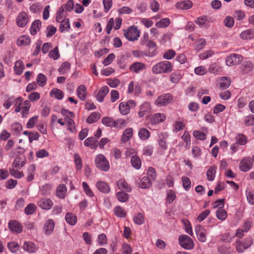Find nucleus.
Here are the masks:
<instances>
[{"label":"nucleus","instance_id":"1","mask_svg":"<svg viewBox=\"0 0 254 254\" xmlns=\"http://www.w3.org/2000/svg\"><path fill=\"white\" fill-rule=\"evenodd\" d=\"M173 70V65L171 62L164 61L153 65L152 71L154 74L167 73Z\"/></svg>","mask_w":254,"mask_h":254},{"label":"nucleus","instance_id":"2","mask_svg":"<svg viewBox=\"0 0 254 254\" xmlns=\"http://www.w3.org/2000/svg\"><path fill=\"white\" fill-rule=\"evenodd\" d=\"M253 244L254 239L252 236H249L246 237L243 241L237 240L235 248L238 252L243 253L245 250L250 248Z\"/></svg>","mask_w":254,"mask_h":254},{"label":"nucleus","instance_id":"3","mask_svg":"<svg viewBox=\"0 0 254 254\" xmlns=\"http://www.w3.org/2000/svg\"><path fill=\"white\" fill-rule=\"evenodd\" d=\"M95 163L96 167L103 171L107 172L110 169L109 162L103 154H98L96 157Z\"/></svg>","mask_w":254,"mask_h":254},{"label":"nucleus","instance_id":"4","mask_svg":"<svg viewBox=\"0 0 254 254\" xmlns=\"http://www.w3.org/2000/svg\"><path fill=\"white\" fill-rule=\"evenodd\" d=\"M140 32L136 26H132L127 30H124V36L130 41H134L139 37Z\"/></svg>","mask_w":254,"mask_h":254},{"label":"nucleus","instance_id":"5","mask_svg":"<svg viewBox=\"0 0 254 254\" xmlns=\"http://www.w3.org/2000/svg\"><path fill=\"white\" fill-rule=\"evenodd\" d=\"M178 240L180 246L185 250H191L194 248V244L192 240L188 235H180Z\"/></svg>","mask_w":254,"mask_h":254},{"label":"nucleus","instance_id":"6","mask_svg":"<svg viewBox=\"0 0 254 254\" xmlns=\"http://www.w3.org/2000/svg\"><path fill=\"white\" fill-rule=\"evenodd\" d=\"M173 98V96L170 93L163 94L156 99L155 104L158 107L165 106L170 103Z\"/></svg>","mask_w":254,"mask_h":254},{"label":"nucleus","instance_id":"7","mask_svg":"<svg viewBox=\"0 0 254 254\" xmlns=\"http://www.w3.org/2000/svg\"><path fill=\"white\" fill-rule=\"evenodd\" d=\"M243 60V58L241 55L237 54H231L226 58L225 62L227 65L233 66L241 64Z\"/></svg>","mask_w":254,"mask_h":254},{"label":"nucleus","instance_id":"8","mask_svg":"<svg viewBox=\"0 0 254 254\" xmlns=\"http://www.w3.org/2000/svg\"><path fill=\"white\" fill-rule=\"evenodd\" d=\"M253 164V161L250 157H245L240 161L239 169L243 172H248L252 168Z\"/></svg>","mask_w":254,"mask_h":254},{"label":"nucleus","instance_id":"9","mask_svg":"<svg viewBox=\"0 0 254 254\" xmlns=\"http://www.w3.org/2000/svg\"><path fill=\"white\" fill-rule=\"evenodd\" d=\"M168 134L166 132H161L158 134V142L160 148L162 151H165L168 148L166 142Z\"/></svg>","mask_w":254,"mask_h":254},{"label":"nucleus","instance_id":"10","mask_svg":"<svg viewBox=\"0 0 254 254\" xmlns=\"http://www.w3.org/2000/svg\"><path fill=\"white\" fill-rule=\"evenodd\" d=\"M194 230L198 240L201 242H205L207 237L206 230L204 228L200 225H197L195 227Z\"/></svg>","mask_w":254,"mask_h":254},{"label":"nucleus","instance_id":"11","mask_svg":"<svg viewBox=\"0 0 254 254\" xmlns=\"http://www.w3.org/2000/svg\"><path fill=\"white\" fill-rule=\"evenodd\" d=\"M151 112V105L149 102H144L139 106L138 115L139 118H142L145 115L150 114Z\"/></svg>","mask_w":254,"mask_h":254},{"label":"nucleus","instance_id":"12","mask_svg":"<svg viewBox=\"0 0 254 254\" xmlns=\"http://www.w3.org/2000/svg\"><path fill=\"white\" fill-rule=\"evenodd\" d=\"M28 17L25 12H21L18 15L16 18V23L18 26L24 27L27 24Z\"/></svg>","mask_w":254,"mask_h":254},{"label":"nucleus","instance_id":"13","mask_svg":"<svg viewBox=\"0 0 254 254\" xmlns=\"http://www.w3.org/2000/svg\"><path fill=\"white\" fill-rule=\"evenodd\" d=\"M9 229L16 233H20L22 231V225L16 220H10L8 223Z\"/></svg>","mask_w":254,"mask_h":254},{"label":"nucleus","instance_id":"14","mask_svg":"<svg viewBox=\"0 0 254 254\" xmlns=\"http://www.w3.org/2000/svg\"><path fill=\"white\" fill-rule=\"evenodd\" d=\"M38 205L43 209L49 210L52 207L53 202L49 198H44L38 202Z\"/></svg>","mask_w":254,"mask_h":254},{"label":"nucleus","instance_id":"15","mask_svg":"<svg viewBox=\"0 0 254 254\" xmlns=\"http://www.w3.org/2000/svg\"><path fill=\"white\" fill-rule=\"evenodd\" d=\"M137 183L138 187L143 189L149 188L152 186L151 179L147 176L142 177L140 180L137 181Z\"/></svg>","mask_w":254,"mask_h":254},{"label":"nucleus","instance_id":"16","mask_svg":"<svg viewBox=\"0 0 254 254\" xmlns=\"http://www.w3.org/2000/svg\"><path fill=\"white\" fill-rule=\"evenodd\" d=\"M240 38L244 40H251L254 38V29H248L242 32Z\"/></svg>","mask_w":254,"mask_h":254},{"label":"nucleus","instance_id":"17","mask_svg":"<svg viewBox=\"0 0 254 254\" xmlns=\"http://www.w3.org/2000/svg\"><path fill=\"white\" fill-rule=\"evenodd\" d=\"M217 81L219 83L220 88L222 89L228 88L231 82L230 78L227 76L221 77Z\"/></svg>","mask_w":254,"mask_h":254},{"label":"nucleus","instance_id":"18","mask_svg":"<svg viewBox=\"0 0 254 254\" xmlns=\"http://www.w3.org/2000/svg\"><path fill=\"white\" fill-rule=\"evenodd\" d=\"M146 68L145 64L140 62H136L132 64L130 67L129 69L136 73L143 70Z\"/></svg>","mask_w":254,"mask_h":254},{"label":"nucleus","instance_id":"19","mask_svg":"<svg viewBox=\"0 0 254 254\" xmlns=\"http://www.w3.org/2000/svg\"><path fill=\"white\" fill-rule=\"evenodd\" d=\"M133 130L131 127L126 128L123 133L121 140L123 142H126L130 140L133 135Z\"/></svg>","mask_w":254,"mask_h":254},{"label":"nucleus","instance_id":"20","mask_svg":"<svg viewBox=\"0 0 254 254\" xmlns=\"http://www.w3.org/2000/svg\"><path fill=\"white\" fill-rule=\"evenodd\" d=\"M98 190L103 193H109L110 191L109 186L105 182L98 181L96 183Z\"/></svg>","mask_w":254,"mask_h":254},{"label":"nucleus","instance_id":"21","mask_svg":"<svg viewBox=\"0 0 254 254\" xmlns=\"http://www.w3.org/2000/svg\"><path fill=\"white\" fill-rule=\"evenodd\" d=\"M109 92V88L104 86L101 88L96 95V99L98 101L102 102L106 95Z\"/></svg>","mask_w":254,"mask_h":254},{"label":"nucleus","instance_id":"22","mask_svg":"<svg viewBox=\"0 0 254 254\" xmlns=\"http://www.w3.org/2000/svg\"><path fill=\"white\" fill-rule=\"evenodd\" d=\"M166 119V116L163 113H156L153 115L151 121L153 124H157L163 122Z\"/></svg>","mask_w":254,"mask_h":254},{"label":"nucleus","instance_id":"23","mask_svg":"<svg viewBox=\"0 0 254 254\" xmlns=\"http://www.w3.org/2000/svg\"><path fill=\"white\" fill-rule=\"evenodd\" d=\"M77 94L79 98L83 101L86 98L87 89L85 85H80L77 88Z\"/></svg>","mask_w":254,"mask_h":254},{"label":"nucleus","instance_id":"24","mask_svg":"<svg viewBox=\"0 0 254 254\" xmlns=\"http://www.w3.org/2000/svg\"><path fill=\"white\" fill-rule=\"evenodd\" d=\"M177 8L183 9H189L192 6V2L190 0H185L177 2L176 4Z\"/></svg>","mask_w":254,"mask_h":254},{"label":"nucleus","instance_id":"25","mask_svg":"<svg viewBox=\"0 0 254 254\" xmlns=\"http://www.w3.org/2000/svg\"><path fill=\"white\" fill-rule=\"evenodd\" d=\"M85 146H90L91 148H95L98 146V140L94 137H91L86 139L84 142Z\"/></svg>","mask_w":254,"mask_h":254},{"label":"nucleus","instance_id":"26","mask_svg":"<svg viewBox=\"0 0 254 254\" xmlns=\"http://www.w3.org/2000/svg\"><path fill=\"white\" fill-rule=\"evenodd\" d=\"M117 185L120 190H125L128 192H130L131 190V188L125 180L120 179L117 182Z\"/></svg>","mask_w":254,"mask_h":254},{"label":"nucleus","instance_id":"27","mask_svg":"<svg viewBox=\"0 0 254 254\" xmlns=\"http://www.w3.org/2000/svg\"><path fill=\"white\" fill-rule=\"evenodd\" d=\"M24 69V65L22 61L20 60L17 61L14 66V70L17 75H20Z\"/></svg>","mask_w":254,"mask_h":254},{"label":"nucleus","instance_id":"28","mask_svg":"<svg viewBox=\"0 0 254 254\" xmlns=\"http://www.w3.org/2000/svg\"><path fill=\"white\" fill-rule=\"evenodd\" d=\"M61 24L59 27V30L61 32L68 31L70 26L69 19H65L60 22Z\"/></svg>","mask_w":254,"mask_h":254},{"label":"nucleus","instance_id":"29","mask_svg":"<svg viewBox=\"0 0 254 254\" xmlns=\"http://www.w3.org/2000/svg\"><path fill=\"white\" fill-rule=\"evenodd\" d=\"M55 226V223L53 220H48L45 224L44 229L46 234L49 235L53 231Z\"/></svg>","mask_w":254,"mask_h":254},{"label":"nucleus","instance_id":"30","mask_svg":"<svg viewBox=\"0 0 254 254\" xmlns=\"http://www.w3.org/2000/svg\"><path fill=\"white\" fill-rule=\"evenodd\" d=\"M41 26V22L39 20H35L32 24L30 28V34L35 35L39 30Z\"/></svg>","mask_w":254,"mask_h":254},{"label":"nucleus","instance_id":"31","mask_svg":"<svg viewBox=\"0 0 254 254\" xmlns=\"http://www.w3.org/2000/svg\"><path fill=\"white\" fill-rule=\"evenodd\" d=\"M66 222L70 225H74L77 222V217L72 213H67L65 216Z\"/></svg>","mask_w":254,"mask_h":254},{"label":"nucleus","instance_id":"32","mask_svg":"<svg viewBox=\"0 0 254 254\" xmlns=\"http://www.w3.org/2000/svg\"><path fill=\"white\" fill-rule=\"evenodd\" d=\"M23 248L25 251L29 253H34L37 249L36 246L30 242H25L23 245Z\"/></svg>","mask_w":254,"mask_h":254},{"label":"nucleus","instance_id":"33","mask_svg":"<svg viewBox=\"0 0 254 254\" xmlns=\"http://www.w3.org/2000/svg\"><path fill=\"white\" fill-rule=\"evenodd\" d=\"M150 136V131L145 128H141L138 131V136L142 140H147Z\"/></svg>","mask_w":254,"mask_h":254},{"label":"nucleus","instance_id":"34","mask_svg":"<svg viewBox=\"0 0 254 254\" xmlns=\"http://www.w3.org/2000/svg\"><path fill=\"white\" fill-rule=\"evenodd\" d=\"M31 40L27 36L20 37L17 41V44L19 46H25L30 44Z\"/></svg>","mask_w":254,"mask_h":254},{"label":"nucleus","instance_id":"35","mask_svg":"<svg viewBox=\"0 0 254 254\" xmlns=\"http://www.w3.org/2000/svg\"><path fill=\"white\" fill-rule=\"evenodd\" d=\"M66 191V186L64 184H61L57 187V195L61 198H64Z\"/></svg>","mask_w":254,"mask_h":254},{"label":"nucleus","instance_id":"36","mask_svg":"<svg viewBox=\"0 0 254 254\" xmlns=\"http://www.w3.org/2000/svg\"><path fill=\"white\" fill-rule=\"evenodd\" d=\"M182 78V75L180 71H176L172 73L170 76V80L172 83H178Z\"/></svg>","mask_w":254,"mask_h":254},{"label":"nucleus","instance_id":"37","mask_svg":"<svg viewBox=\"0 0 254 254\" xmlns=\"http://www.w3.org/2000/svg\"><path fill=\"white\" fill-rule=\"evenodd\" d=\"M131 163L133 167L136 169H139L141 167V161L140 158L136 155L132 156Z\"/></svg>","mask_w":254,"mask_h":254},{"label":"nucleus","instance_id":"38","mask_svg":"<svg viewBox=\"0 0 254 254\" xmlns=\"http://www.w3.org/2000/svg\"><path fill=\"white\" fill-rule=\"evenodd\" d=\"M47 78L45 75L43 73H39L37 76L36 81L40 87L44 86L47 83Z\"/></svg>","mask_w":254,"mask_h":254},{"label":"nucleus","instance_id":"39","mask_svg":"<svg viewBox=\"0 0 254 254\" xmlns=\"http://www.w3.org/2000/svg\"><path fill=\"white\" fill-rule=\"evenodd\" d=\"M119 108L120 112L122 115H126L129 113V106L126 102L121 103Z\"/></svg>","mask_w":254,"mask_h":254},{"label":"nucleus","instance_id":"40","mask_svg":"<svg viewBox=\"0 0 254 254\" xmlns=\"http://www.w3.org/2000/svg\"><path fill=\"white\" fill-rule=\"evenodd\" d=\"M100 114L98 112L91 113L87 119V122L89 124H92L96 122L100 118Z\"/></svg>","mask_w":254,"mask_h":254},{"label":"nucleus","instance_id":"41","mask_svg":"<svg viewBox=\"0 0 254 254\" xmlns=\"http://www.w3.org/2000/svg\"><path fill=\"white\" fill-rule=\"evenodd\" d=\"M102 123L105 126L111 127H114L115 121L113 118L109 117H105L102 118Z\"/></svg>","mask_w":254,"mask_h":254},{"label":"nucleus","instance_id":"42","mask_svg":"<svg viewBox=\"0 0 254 254\" xmlns=\"http://www.w3.org/2000/svg\"><path fill=\"white\" fill-rule=\"evenodd\" d=\"M206 45V41L204 39L201 38L197 40L195 43L194 50L197 52L202 50Z\"/></svg>","mask_w":254,"mask_h":254},{"label":"nucleus","instance_id":"43","mask_svg":"<svg viewBox=\"0 0 254 254\" xmlns=\"http://www.w3.org/2000/svg\"><path fill=\"white\" fill-rule=\"evenodd\" d=\"M170 23V19L168 18H164L156 23L155 26L158 28H165L168 27Z\"/></svg>","mask_w":254,"mask_h":254},{"label":"nucleus","instance_id":"44","mask_svg":"<svg viewBox=\"0 0 254 254\" xmlns=\"http://www.w3.org/2000/svg\"><path fill=\"white\" fill-rule=\"evenodd\" d=\"M216 167L211 166L207 170L206 173L208 180L212 181L214 179L216 173Z\"/></svg>","mask_w":254,"mask_h":254},{"label":"nucleus","instance_id":"45","mask_svg":"<svg viewBox=\"0 0 254 254\" xmlns=\"http://www.w3.org/2000/svg\"><path fill=\"white\" fill-rule=\"evenodd\" d=\"M50 95L54 96L59 100H61L64 97V93L63 91L57 88L53 89L50 92Z\"/></svg>","mask_w":254,"mask_h":254},{"label":"nucleus","instance_id":"46","mask_svg":"<svg viewBox=\"0 0 254 254\" xmlns=\"http://www.w3.org/2000/svg\"><path fill=\"white\" fill-rule=\"evenodd\" d=\"M114 212L117 217L121 218L126 217V212L120 206L115 207L114 209Z\"/></svg>","mask_w":254,"mask_h":254},{"label":"nucleus","instance_id":"47","mask_svg":"<svg viewBox=\"0 0 254 254\" xmlns=\"http://www.w3.org/2000/svg\"><path fill=\"white\" fill-rule=\"evenodd\" d=\"M217 218L222 221L227 218V212L223 208H219L216 212Z\"/></svg>","mask_w":254,"mask_h":254},{"label":"nucleus","instance_id":"48","mask_svg":"<svg viewBox=\"0 0 254 254\" xmlns=\"http://www.w3.org/2000/svg\"><path fill=\"white\" fill-rule=\"evenodd\" d=\"M70 67V64L66 62L61 64L58 69V71L61 74H64L69 69Z\"/></svg>","mask_w":254,"mask_h":254},{"label":"nucleus","instance_id":"49","mask_svg":"<svg viewBox=\"0 0 254 254\" xmlns=\"http://www.w3.org/2000/svg\"><path fill=\"white\" fill-rule=\"evenodd\" d=\"M36 209V206L34 203H30L25 208L24 211L27 215L33 214Z\"/></svg>","mask_w":254,"mask_h":254},{"label":"nucleus","instance_id":"50","mask_svg":"<svg viewBox=\"0 0 254 254\" xmlns=\"http://www.w3.org/2000/svg\"><path fill=\"white\" fill-rule=\"evenodd\" d=\"M23 99L21 97H19L14 99L13 103L15 106V111L16 113L19 112L21 109V106L22 105Z\"/></svg>","mask_w":254,"mask_h":254},{"label":"nucleus","instance_id":"51","mask_svg":"<svg viewBox=\"0 0 254 254\" xmlns=\"http://www.w3.org/2000/svg\"><path fill=\"white\" fill-rule=\"evenodd\" d=\"M51 186L49 184H45L40 188V193L42 195H47L50 193Z\"/></svg>","mask_w":254,"mask_h":254},{"label":"nucleus","instance_id":"52","mask_svg":"<svg viewBox=\"0 0 254 254\" xmlns=\"http://www.w3.org/2000/svg\"><path fill=\"white\" fill-rule=\"evenodd\" d=\"M193 135L197 139L201 140H205L206 138V135L204 133L197 130L193 131Z\"/></svg>","mask_w":254,"mask_h":254},{"label":"nucleus","instance_id":"53","mask_svg":"<svg viewBox=\"0 0 254 254\" xmlns=\"http://www.w3.org/2000/svg\"><path fill=\"white\" fill-rule=\"evenodd\" d=\"M49 56L50 58L54 60H57L60 58V55L58 46H56L53 50L50 52Z\"/></svg>","mask_w":254,"mask_h":254},{"label":"nucleus","instance_id":"54","mask_svg":"<svg viewBox=\"0 0 254 254\" xmlns=\"http://www.w3.org/2000/svg\"><path fill=\"white\" fill-rule=\"evenodd\" d=\"M183 186L185 190H189L191 187V181L187 177H183L182 178Z\"/></svg>","mask_w":254,"mask_h":254},{"label":"nucleus","instance_id":"55","mask_svg":"<svg viewBox=\"0 0 254 254\" xmlns=\"http://www.w3.org/2000/svg\"><path fill=\"white\" fill-rule=\"evenodd\" d=\"M176 195L175 191L172 190H169L167 191V201L169 203H172L176 199Z\"/></svg>","mask_w":254,"mask_h":254},{"label":"nucleus","instance_id":"56","mask_svg":"<svg viewBox=\"0 0 254 254\" xmlns=\"http://www.w3.org/2000/svg\"><path fill=\"white\" fill-rule=\"evenodd\" d=\"M118 200L121 202H126L128 199V195L124 191H119L117 193Z\"/></svg>","mask_w":254,"mask_h":254},{"label":"nucleus","instance_id":"57","mask_svg":"<svg viewBox=\"0 0 254 254\" xmlns=\"http://www.w3.org/2000/svg\"><path fill=\"white\" fill-rule=\"evenodd\" d=\"M9 172L10 175L17 179H19L24 176V174L22 171H18L14 168L9 169Z\"/></svg>","mask_w":254,"mask_h":254},{"label":"nucleus","instance_id":"58","mask_svg":"<svg viewBox=\"0 0 254 254\" xmlns=\"http://www.w3.org/2000/svg\"><path fill=\"white\" fill-rule=\"evenodd\" d=\"M35 167L34 165H32L29 166L28 168V174L27 177V181L28 182L32 181L34 179V172L35 171Z\"/></svg>","mask_w":254,"mask_h":254},{"label":"nucleus","instance_id":"59","mask_svg":"<svg viewBox=\"0 0 254 254\" xmlns=\"http://www.w3.org/2000/svg\"><path fill=\"white\" fill-rule=\"evenodd\" d=\"M134 222L137 225H141L144 222V216L140 213H138L136 216L133 217Z\"/></svg>","mask_w":254,"mask_h":254},{"label":"nucleus","instance_id":"60","mask_svg":"<svg viewBox=\"0 0 254 254\" xmlns=\"http://www.w3.org/2000/svg\"><path fill=\"white\" fill-rule=\"evenodd\" d=\"M207 20V17L205 16H200L196 18L195 22L200 27H204L205 26L206 21Z\"/></svg>","mask_w":254,"mask_h":254},{"label":"nucleus","instance_id":"61","mask_svg":"<svg viewBox=\"0 0 254 254\" xmlns=\"http://www.w3.org/2000/svg\"><path fill=\"white\" fill-rule=\"evenodd\" d=\"M24 164V162L22 161L20 158L17 157L14 159L12 163V167L14 168L20 169L22 168Z\"/></svg>","mask_w":254,"mask_h":254},{"label":"nucleus","instance_id":"62","mask_svg":"<svg viewBox=\"0 0 254 254\" xmlns=\"http://www.w3.org/2000/svg\"><path fill=\"white\" fill-rule=\"evenodd\" d=\"M40 98V94L37 92L31 93L28 96L29 100L31 102H35L38 100Z\"/></svg>","mask_w":254,"mask_h":254},{"label":"nucleus","instance_id":"63","mask_svg":"<svg viewBox=\"0 0 254 254\" xmlns=\"http://www.w3.org/2000/svg\"><path fill=\"white\" fill-rule=\"evenodd\" d=\"M236 142L240 145H245L247 142V137L243 134H239L236 137Z\"/></svg>","mask_w":254,"mask_h":254},{"label":"nucleus","instance_id":"64","mask_svg":"<svg viewBox=\"0 0 254 254\" xmlns=\"http://www.w3.org/2000/svg\"><path fill=\"white\" fill-rule=\"evenodd\" d=\"M245 125L246 126L254 125V115H250L245 117L244 120Z\"/></svg>","mask_w":254,"mask_h":254}]
</instances>
